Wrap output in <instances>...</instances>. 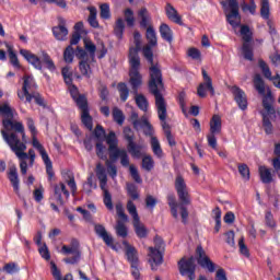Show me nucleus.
I'll return each mask as SVG.
<instances>
[{"label": "nucleus", "instance_id": "1", "mask_svg": "<svg viewBox=\"0 0 280 280\" xmlns=\"http://www.w3.org/2000/svg\"><path fill=\"white\" fill-rule=\"evenodd\" d=\"M143 58L150 65L149 67V91L155 97V106L160 109L161 115H165V98L162 92L165 91L163 84V72L159 62H154V52L149 47L143 49Z\"/></svg>", "mask_w": 280, "mask_h": 280}, {"label": "nucleus", "instance_id": "2", "mask_svg": "<svg viewBox=\"0 0 280 280\" xmlns=\"http://www.w3.org/2000/svg\"><path fill=\"white\" fill-rule=\"evenodd\" d=\"M1 135L5 143H8V145L11 148L12 152H14V154L21 161V174L25 176V174H27V161H25L26 159H28L27 153H25V150H27V145L21 142L19 135H16L15 132L8 133L5 132V130H1Z\"/></svg>", "mask_w": 280, "mask_h": 280}, {"label": "nucleus", "instance_id": "3", "mask_svg": "<svg viewBox=\"0 0 280 280\" xmlns=\"http://www.w3.org/2000/svg\"><path fill=\"white\" fill-rule=\"evenodd\" d=\"M275 100L272 98V92L268 90L267 96L262 98V108L264 110L260 112L262 117V128L266 135H272L275 132V127L272 126V121H270L271 115L277 117V109L272 106Z\"/></svg>", "mask_w": 280, "mask_h": 280}, {"label": "nucleus", "instance_id": "4", "mask_svg": "<svg viewBox=\"0 0 280 280\" xmlns=\"http://www.w3.org/2000/svg\"><path fill=\"white\" fill-rule=\"evenodd\" d=\"M0 115L5 117V119L2 120L5 130H15L13 132L21 135L22 139H25V127H23V124L21 122L12 121V119H14V113H12V107H10V105H0Z\"/></svg>", "mask_w": 280, "mask_h": 280}, {"label": "nucleus", "instance_id": "5", "mask_svg": "<svg viewBox=\"0 0 280 280\" xmlns=\"http://www.w3.org/2000/svg\"><path fill=\"white\" fill-rule=\"evenodd\" d=\"M129 60V84L132 89L133 95L139 93V86L143 84V77L141 75V59L133 57Z\"/></svg>", "mask_w": 280, "mask_h": 280}, {"label": "nucleus", "instance_id": "6", "mask_svg": "<svg viewBox=\"0 0 280 280\" xmlns=\"http://www.w3.org/2000/svg\"><path fill=\"white\" fill-rule=\"evenodd\" d=\"M96 178L100 180V187L104 194V205L109 210L113 211V196L106 185H108V175H106V168L98 162L95 168Z\"/></svg>", "mask_w": 280, "mask_h": 280}, {"label": "nucleus", "instance_id": "7", "mask_svg": "<svg viewBox=\"0 0 280 280\" xmlns=\"http://www.w3.org/2000/svg\"><path fill=\"white\" fill-rule=\"evenodd\" d=\"M154 247H149V264L151 265V270H156L161 264H163V253H165V242L161 236H155Z\"/></svg>", "mask_w": 280, "mask_h": 280}, {"label": "nucleus", "instance_id": "8", "mask_svg": "<svg viewBox=\"0 0 280 280\" xmlns=\"http://www.w3.org/2000/svg\"><path fill=\"white\" fill-rule=\"evenodd\" d=\"M62 255H72L63 259L65 264H70L71 266H75V264H80V259H82V250L80 249V242L73 238L70 245H63L61 247Z\"/></svg>", "mask_w": 280, "mask_h": 280}, {"label": "nucleus", "instance_id": "9", "mask_svg": "<svg viewBox=\"0 0 280 280\" xmlns=\"http://www.w3.org/2000/svg\"><path fill=\"white\" fill-rule=\"evenodd\" d=\"M222 5L224 8L228 23H230L232 27L240 26V23H242V16L240 15V3H237V0H229L228 7L226 2H222Z\"/></svg>", "mask_w": 280, "mask_h": 280}, {"label": "nucleus", "instance_id": "10", "mask_svg": "<svg viewBox=\"0 0 280 280\" xmlns=\"http://www.w3.org/2000/svg\"><path fill=\"white\" fill-rule=\"evenodd\" d=\"M222 132V118L220 115H213L210 120V132L207 136V141L209 148L212 150H218V138L215 135H220Z\"/></svg>", "mask_w": 280, "mask_h": 280}, {"label": "nucleus", "instance_id": "11", "mask_svg": "<svg viewBox=\"0 0 280 280\" xmlns=\"http://www.w3.org/2000/svg\"><path fill=\"white\" fill-rule=\"evenodd\" d=\"M175 190L182 205H191V196L189 195L187 183H185V177L180 174L175 177Z\"/></svg>", "mask_w": 280, "mask_h": 280}, {"label": "nucleus", "instance_id": "12", "mask_svg": "<svg viewBox=\"0 0 280 280\" xmlns=\"http://www.w3.org/2000/svg\"><path fill=\"white\" fill-rule=\"evenodd\" d=\"M178 270L182 277H188L189 280H196V258H182L178 261Z\"/></svg>", "mask_w": 280, "mask_h": 280}, {"label": "nucleus", "instance_id": "13", "mask_svg": "<svg viewBox=\"0 0 280 280\" xmlns=\"http://www.w3.org/2000/svg\"><path fill=\"white\" fill-rule=\"evenodd\" d=\"M33 148H35L36 151L39 152L44 164L46 166V174L48 175L49 180L54 178V164L51 163V160L49 159V154H47V151L45 150V147L42 145L40 141H38L37 138L33 139Z\"/></svg>", "mask_w": 280, "mask_h": 280}, {"label": "nucleus", "instance_id": "14", "mask_svg": "<svg viewBox=\"0 0 280 280\" xmlns=\"http://www.w3.org/2000/svg\"><path fill=\"white\" fill-rule=\"evenodd\" d=\"M75 56L78 60H80L79 71L81 74L84 75V78H91V73H93V71L91 70V65H89V60H91V58H89V52L81 47H78L75 50Z\"/></svg>", "mask_w": 280, "mask_h": 280}, {"label": "nucleus", "instance_id": "15", "mask_svg": "<svg viewBox=\"0 0 280 280\" xmlns=\"http://www.w3.org/2000/svg\"><path fill=\"white\" fill-rule=\"evenodd\" d=\"M23 80L22 92L18 91V97L19 100H26L30 103L32 102V91L36 89V81L31 75H24Z\"/></svg>", "mask_w": 280, "mask_h": 280}, {"label": "nucleus", "instance_id": "16", "mask_svg": "<svg viewBox=\"0 0 280 280\" xmlns=\"http://www.w3.org/2000/svg\"><path fill=\"white\" fill-rule=\"evenodd\" d=\"M196 259L200 267L208 272H215V262L211 261V258L207 255V252L199 245L196 249Z\"/></svg>", "mask_w": 280, "mask_h": 280}, {"label": "nucleus", "instance_id": "17", "mask_svg": "<svg viewBox=\"0 0 280 280\" xmlns=\"http://www.w3.org/2000/svg\"><path fill=\"white\" fill-rule=\"evenodd\" d=\"M231 93L233 94L234 101L236 102L241 110H246L248 108V98L246 97V92L240 89V86L234 85L231 88Z\"/></svg>", "mask_w": 280, "mask_h": 280}, {"label": "nucleus", "instance_id": "18", "mask_svg": "<svg viewBox=\"0 0 280 280\" xmlns=\"http://www.w3.org/2000/svg\"><path fill=\"white\" fill-rule=\"evenodd\" d=\"M109 159L112 163L120 159V165H122V167L130 165V159L128 158V151H126V149H115L114 152L109 153Z\"/></svg>", "mask_w": 280, "mask_h": 280}, {"label": "nucleus", "instance_id": "19", "mask_svg": "<svg viewBox=\"0 0 280 280\" xmlns=\"http://www.w3.org/2000/svg\"><path fill=\"white\" fill-rule=\"evenodd\" d=\"M52 34L57 40H66L69 36V30L67 28V21L59 19V24L52 27Z\"/></svg>", "mask_w": 280, "mask_h": 280}, {"label": "nucleus", "instance_id": "20", "mask_svg": "<svg viewBox=\"0 0 280 280\" xmlns=\"http://www.w3.org/2000/svg\"><path fill=\"white\" fill-rule=\"evenodd\" d=\"M133 43L135 47L129 48L128 60H132V58L141 60V57H139V52L141 51V33L138 31L133 33Z\"/></svg>", "mask_w": 280, "mask_h": 280}, {"label": "nucleus", "instance_id": "21", "mask_svg": "<svg viewBox=\"0 0 280 280\" xmlns=\"http://www.w3.org/2000/svg\"><path fill=\"white\" fill-rule=\"evenodd\" d=\"M122 244L125 246V254L129 264L131 266H139V252H137V248L129 245L126 241Z\"/></svg>", "mask_w": 280, "mask_h": 280}, {"label": "nucleus", "instance_id": "22", "mask_svg": "<svg viewBox=\"0 0 280 280\" xmlns=\"http://www.w3.org/2000/svg\"><path fill=\"white\" fill-rule=\"evenodd\" d=\"M20 54L25 58V60H27V62H30V65H33L35 69H38L39 71L43 69V62L38 56L32 54V51L27 49H21Z\"/></svg>", "mask_w": 280, "mask_h": 280}, {"label": "nucleus", "instance_id": "23", "mask_svg": "<svg viewBox=\"0 0 280 280\" xmlns=\"http://www.w3.org/2000/svg\"><path fill=\"white\" fill-rule=\"evenodd\" d=\"M145 38L148 40V44L142 47V56H143V49L148 47L150 51H152V47H156L159 45V42L156 39V31H154V27L149 26L147 27Z\"/></svg>", "mask_w": 280, "mask_h": 280}, {"label": "nucleus", "instance_id": "24", "mask_svg": "<svg viewBox=\"0 0 280 280\" xmlns=\"http://www.w3.org/2000/svg\"><path fill=\"white\" fill-rule=\"evenodd\" d=\"M8 178L15 191V194H19V171L16 170V165L11 164L9 166V172H8Z\"/></svg>", "mask_w": 280, "mask_h": 280}, {"label": "nucleus", "instance_id": "25", "mask_svg": "<svg viewBox=\"0 0 280 280\" xmlns=\"http://www.w3.org/2000/svg\"><path fill=\"white\" fill-rule=\"evenodd\" d=\"M165 13L170 21L176 23L177 25H183V19L178 15V11L171 3H166Z\"/></svg>", "mask_w": 280, "mask_h": 280}, {"label": "nucleus", "instance_id": "26", "mask_svg": "<svg viewBox=\"0 0 280 280\" xmlns=\"http://www.w3.org/2000/svg\"><path fill=\"white\" fill-rule=\"evenodd\" d=\"M94 231H95L96 235L102 237V240H103V242H105V244L110 245V243L113 242V236H110V234H108V232L106 231V228L104 225L95 224Z\"/></svg>", "mask_w": 280, "mask_h": 280}, {"label": "nucleus", "instance_id": "27", "mask_svg": "<svg viewBox=\"0 0 280 280\" xmlns=\"http://www.w3.org/2000/svg\"><path fill=\"white\" fill-rule=\"evenodd\" d=\"M254 88L257 91V93L262 96V100L264 97L268 96V94H266V83L264 82L261 74H255Z\"/></svg>", "mask_w": 280, "mask_h": 280}, {"label": "nucleus", "instance_id": "28", "mask_svg": "<svg viewBox=\"0 0 280 280\" xmlns=\"http://www.w3.org/2000/svg\"><path fill=\"white\" fill-rule=\"evenodd\" d=\"M158 109V117L160 121H162V128L164 130L165 136L167 132H172L170 124L165 121L167 119V103L164 101V114H161V109H159V106H156Z\"/></svg>", "mask_w": 280, "mask_h": 280}, {"label": "nucleus", "instance_id": "29", "mask_svg": "<svg viewBox=\"0 0 280 280\" xmlns=\"http://www.w3.org/2000/svg\"><path fill=\"white\" fill-rule=\"evenodd\" d=\"M138 19L140 20V27H150V21L152 19L150 18V12L147 8H141L138 11Z\"/></svg>", "mask_w": 280, "mask_h": 280}, {"label": "nucleus", "instance_id": "30", "mask_svg": "<svg viewBox=\"0 0 280 280\" xmlns=\"http://www.w3.org/2000/svg\"><path fill=\"white\" fill-rule=\"evenodd\" d=\"M258 172L261 183L265 185H270V183H272V171H270V168L266 166H259Z\"/></svg>", "mask_w": 280, "mask_h": 280}, {"label": "nucleus", "instance_id": "31", "mask_svg": "<svg viewBox=\"0 0 280 280\" xmlns=\"http://www.w3.org/2000/svg\"><path fill=\"white\" fill-rule=\"evenodd\" d=\"M126 30V22L124 19L118 18L114 25V34L118 40H121L124 38V31Z\"/></svg>", "mask_w": 280, "mask_h": 280}, {"label": "nucleus", "instance_id": "32", "mask_svg": "<svg viewBox=\"0 0 280 280\" xmlns=\"http://www.w3.org/2000/svg\"><path fill=\"white\" fill-rule=\"evenodd\" d=\"M133 229L136 231V235L141 240L148 237V229L143 223H141V219H137L136 221H133Z\"/></svg>", "mask_w": 280, "mask_h": 280}, {"label": "nucleus", "instance_id": "33", "mask_svg": "<svg viewBox=\"0 0 280 280\" xmlns=\"http://www.w3.org/2000/svg\"><path fill=\"white\" fill-rule=\"evenodd\" d=\"M50 270L55 280H73V275L71 273L66 275L62 279V273H60V269H58V266L54 261H50Z\"/></svg>", "mask_w": 280, "mask_h": 280}, {"label": "nucleus", "instance_id": "34", "mask_svg": "<svg viewBox=\"0 0 280 280\" xmlns=\"http://www.w3.org/2000/svg\"><path fill=\"white\" fill-rule=\"evenodd\" d=\"M167 202L173 218L178 220V203L176 202V196L174 194L168 195Z\"/></svg>", "mask_w": 280, "mask_h": 280}, {"label": "nucleus", "instance_id": "35", "mask_svg": "<svg viewBox=\"0 0 280 280\" xmlns=\"http://www.w3.org/2000/svg\"><path fill=\"white\" fill-rule=\"evenodd\" d=\"M88 10L90 12V15L88 18V23L91 25V27H94V28L100 27V22H97V8L89 7Z\"/></svg>", "mask_w": 280, "mask_h": 280}, {"label": "nucleus", "instance_id": "36", "mask_svg": "<svg viewBox=\"0 0 280 280\" xmlns=\"http://www.w3.org/2000/svg\"><path fill=\"white\" fill-rule=\"evenodd\" d=\"M135 101L140 110H143V113H148L149 103L148 98H145L143 94H139V92H137V94H135Z\"/></svg>", "mask_w": 280, "mask_h": 280}, {"label": "nucleus", "instance_id": "37", "mask_svg": "<svg viewBox=\"0 0 280 280\" xmlns=\"http://www.w3.org/2000/svg\"><path fill=\"white\" fill-rule=\"evenodd\" d=\"M81 121L88 130H93V117H91L89 109L81 112Z\"/></svg>", "mask_w": 280, "mask_h": 280}, {"label": "nucleus", "instance_id": "38", "mask_svg": "<svg viewBox=\"0 0 280 280\" xmlns=\"http://www.w3.org/2000/svg\"><path fill=\"white\" fill-rule=\"evenodd\" d=\"M106 143L109 145V154H112V152H115V150H119L117 149V136L115 135V131H110L108 133V136L106 137Z\"/></svg>", "mask_w": 280, "mask_h": 280}, {"label": "nucleus", "instance_id": "39", "mask_svg": "<svg viewBox=\"0 0 280 280\" xmlns=\"http://www.w3.org/2000/svg\"><path fill=\"white\" fill-rule=\"evenodd\" d=\"M160 34L166 43H172L173 37H172V28L167 24H161L160 26Z\"/></svg>", "mask_w": 280, "mask_h": 280}, {"label": "nucleus", "instance_id": "40", "mask_svg": "<svg viewBox=\"0 0 280 280\" xmlns=\"http://www.w3.org/2000/svg\"><path fill=\"white\" fill-rule=\"evenodd\" d=\"M151 148L155 156H158L159 159L163 158V149H161V143L159 142V139H156V137L151 138Z\"/></svg>", "mask_w": 280, "mask_h": 280}, {"label": "nucleus", "instance_id": "41", "mask_svg": "<svg viewBox=\"0 0 280 280\" xmlns=\"http://www.w3.org/2000/svg\"><path fill=\"white\" fill-rule=\"evenodd\" d=\"M114 121L118 124V126H124V121L126 120V116H124V112L119 109V107H114L113 113Z\"/></svg>", "mask_w": 280, "mask_h": 280}, {"label": "nucleus", "instance_id": "42", "mask_svg": "<svg viewBox=\"0 0 280 280\" xmlns=\"http://www.w3.org/2000/svg\"><path fill=\"white\" fill-rule=\"evenodd\" d=\"M242 51L245 60H254L253 46L250 43H243Z\"/></svg>", "mask_w": 280, "mask_h": 280}, {"label": "nucleus", "instance_id": "43", "mask_svg": "<svg viewBox=\"0 0 280 280\" xmlns=\"http://www.w3.org/2000/svg\"><path fill=\"white\" fill-rule=\"evenodd\" d=\"M115 230L118 237H122V238L128 237V228H126V224H124L121 220L117 221Z\"/></svg>", "mask_w": 280, "mask_h": 280}, {"label": "nucleus", "instance_id": "44", "mask_svg": "<svg viewBox=\"0 0 280 280\" xmlns=\"http://www.w3.org/2000/svg\"><path fill=\"white\" fill-rule=\"evenodd\" d=\"M77 106L80 108L81 113L84 110H89V101H86V96L81 94L77 98H74Z\"/></svg>", "mask_w": 280, "mask_h": 280}, {"label": "nucleus", "instance_id": "45", "mask_svg": "<svg viewBox=\"0 0 280 280\" xmlns=\"http://www.w3.org/2000/svg\"><path fill=\"white\" fill-rule=\"evenodd\" d=\"M260 16L268 21L270 19V2L268 0H260Z\"/></svg>", "mask_w": 280, "mask_h": 280}, {"label": "nucleus", "instance_id": "46", "mask_svg": "<svg viewBox=\"0 0 280 280\" xmlns=\"http://www.w3.org/2000/svg\"><path fill=\"white\" fill-rule=\"evenodd\" d=\"M118 92L121 102H126L128 100V96L130 95V90L128 89V85L124 82L118 83Z\"/></svg>", "mask_w": 280, "mask_h": 280}, {"label": "nucleus", "instance_id": "47", "mask_svg": "<svg viewBox=\"0 0 280 280\" xmlns=\"http://www.w3.org/2000/svg\"><path fill=\"white\" fill-rule=\"evenodd\" d=\"M238 174H241L243 180L248 182L250 180V168L247 164H238Z\"/></svg>", "mask_w": 280, "mask_h": 280}, {"label": "nucleus", "instance_id": "48", "mask_svg": "<svg viewBox=\"0 0 280 280\" xmlns=\"http://www.w3.org/2000/svg\"><path fill=\"white\" fill-rule=\"evenodd\" d=\"M61 75L66 82V84H73V72H71V67H63L61 70Z\"/></svg>", "mask_w": 280, "mask_h": 280}, {"label": "nucleus", "instance_id": "49", "mask_svg": "<svg viewBox=\"0 0 280 280\" xmlns=\"http://www.w3.org/2000/svg\"><path fill=\"white\" fill-rule=\"evenodd\" d=\"M84 45H85V50L89 52L88 56L93 62L95 60V51H97V47L95 46V44H93V42H90V40H85Z\"/></svg>", "mask_w": 280, "mask_h": 280}, {"label": "nucleus", "instance_id": "50", "mask_svg": "<svg viewBox=\"0 0 280 280\" xmlns=\"http://www.w3.org/2000/svg\"><path fill=\"white\" fill-rule=\"evenodd\" d=\"M142 170H145V172H152L154 170V159L151 155H145L142 159Z\"/></svg>", "mask_w": 280, "mask_h": 280}, {"label": "nucleus", "instance_id": "51", "mask_svg": "<svg viewBox=\"0 0 280 280\" xmlns=\"http://www.w3.org/2000/svg\"><path fill=\"white\" fill-rule=\"evenodd\" d=\"M241 36H243L244 43H250L253 40V33L250 32V27H248V25L241 26Z\"/></svg>", "mask_w": 280, "mask_h": 280}, {"label": "nucleus", "instance_id": "52", "mask_svg": "<svg viewBox=\"0 0 280 280\" xmlns=\"http://www.w3.org/2000/svg\"><path fill=\"white\" fill-rule=\"evenodd\" d=\"M8 51H9V60L11 65H13L15 69H21L19 57L16 56V52H14V49H12V46H8Z\"/></svg>", "mask_w": 280, "mask_h": 280}, {"label": "nucleus", "instance_id": "53", "mask_svg": "<svg viewBox=\"0 0 280 280\" xmlns=\"http://www.w3.org/2000/svg\"><path fill=\"white\" fill-rule=\"evenodd\" d=\"M42 62L47 66V69L49 71H56V65L54 63V60H51V57L45 51L42 52Z\"/></svg>", "mask_w": 280, "mask_h": 280}, {"label": "nucleus", "instance_id": "54", "mask_svg": "<svg viewBox=\"0 0 280 280\" xmlns=\"http://www.w3.org/2000/svg\"><path fill=\"white\" fill-rule=\"evenodd\" d=\"M258 65L262 71L264 77L267 78V80H272V71H270V67H268V63H266V61L260 59L258 61Z\"/></svg>", "mask_w": 280, "mask_h": 280}, {"label": "nucleus", "instance_id": "55", "mask_svg": "<svg viewBox=\"0 0 280 280\" xmlns=\"http://www.w3.org/2000/svg\"><path fill=\"white\" fill-rule=\"evenodd\" d=\"M124 14L128 27H135V11L132 9H126Z\"/></svg>", "mask_w": 280, "mask_h": 280}, {"label": "nucleus", "instance_id": "56", "mask_svg": "<svg viewBox=\"0 0 280 280\" xmlns=\"http://www.w3.org/2000/svg\"><path fill=\"white\" fill-rule=\"evenodd\" d=\"M202 78L205 82H207L208 91H210V95H215V89L213 88V81L211 80V77H209V73H207V70L202 69Z\"/></svg>", "mask_w": 280, "mask_h": 280}, {"label": "nucleus", "instance_id": "57", "mask_svg": "<svg viewBox=\"0 0 280 280\" xmlns=\"http://www.w3.org/2000/svg\"><path fill=\"white\" fill-rule=\"evenodd\" d=\"M73 56H75V51L73 50L72 46H68L63 51V60L68 65H71L73 62Z\"/></svg>", "mask_w": 280, "mask_h": 280}, {"label": "nucleus", "instance_id": "58", "mask_svg": "<svg viewBox=\"0 0 280 280\" xmlns=\"http://www.w3.org/2000/svg\"><path fill=\"white\" fill-rule=\"evenodd\" d=\"M127 211L133 218V222L140 220L139 213L137 212V206H135V202H132V200H129L127 202Z\"/></svg>", "mask_w": 280, "mask_h": 280}, {"label": "nucleus", "instance_id": "59", "mask_svg": "<svg viewBox=\"0 0 280 280\" xmlns=\"http://www.w3.org/2000/svg\"><path fill=\"white\" fill-rule=\"evenodd\" d=\"M127 194L133 200H139V191L137 189V185H135V184H127Z\"/></svg>", "mask_w": 280, "mask_h": 280}, {"label": "nucleus", "instance_id": "60", "mask_svg": "<svg viewBox=\"0 0 280 280\" xmlns=\"http://www.w3.org/2000/svg\"><path fill=\"white\" fill-rule=\"evenodd\" d=\"M129 172L130 176L133 178L136 183H143V179H141V175H139V170H137V166H135V164L129 165Z\"/></svg>", "mask_w": 280, "mask_h": 280}, {"label": "nucleus", "instance_id": "61", "mask_svg": "<svg viewBox=\"0 0 280 280\" xmlns=\"http://www.w3.org/2000/svg\"><path fill=\"white\" fill-rule=\"evenodd\" d=\"M100 10H101V13H100L101 19H104L105 21L110 19V7L108 5V3L101 4Z\"/></svg>", "mask_w": 280, "mask_h": 280}, {"label": "nucleus", "instance_id": "62", "mask_svg": "<svg viewBox=\"0 0 280 280\" xmlns=\"http://www.w3.org/2000/svg\"><path fill=\"white\" fill-rule=\"evenodd\" d=\"M105 165L107 167V172L110 178H117V166H115V164H113V162H110L109 160H106Z\"/></svg>", "mask_w": 280, "mask_h": 280}, {"label": "nucleus", "instance_id": "63", "mask_svg": "<svg viewBox=\"0 0 280 280\" xmlns=\"http://www.w3.org/2000/svg\"><path fill=\"white\" fill-rule=\"evenodd\" d=\"M128 150L132 156H137V159L141 156V147L135 144V142L128 143Z\"/></svg>", "mask_w": 280, "mask_h": 280}, {"label": "nucleus", "instance_id": "64", "mask_svg": "<svg viewBox=\"0 0 280 280\" xmlns=\"http://www.w3.org/2000/svg\"><path fill=\"white\" fill-rule=\"evenodd\" d=\"M3 270L7 275H14L15 272H19V266L16 262H9L4 265Z\"/></svg>", "mask_w": 280, "mask_h": 280}]
</instances>
